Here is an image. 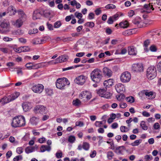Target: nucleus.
<instances>
[{
	"label": "nucleus",
	"mask_w": 161,
	"mask_h": 161,
	"mask_svg": "<svg viewBox=\"0 0 161 161\" xmlns=\"http://www.w3.org/2000/svg\"><path fill=\"white\" fill-rule=\"evenodd\" d=\"M25 124V119L23 116H18L13 118L12 126L14 128L20 127Z\"/></svg>",
	"instance_id": "1"
},
{
	"label": "nucleus",
	"mask_w": 161,
	"mask_h": 161,
	"mask_svg": "<svg viewBox=\"0 0 161 161\" xmlns=\"http://www.w3.org/2000/svg\"><path fill=\"white\" fill-rule=\"evenodd\" d=\"M91 77L92 80L94 82H99L103 77L101 71L98 69H94L91 73Z\"/></svg>",
	"instance_id": "2"
},
{
	"label": "nucleus",
	"mask_w": 161,
	"mask_h": 161,
	"mask_svg": "<svg viewBox=\"0 0 161 161\" xmlns=\"http://www.w3.org/2000/svg\"><path fill=\"white\" fill-rule=\"evenodd\" d=\"M19 95V92H16L11 94L7 97L5 96L0 99V103H2V105L9 103L17 98Z\"/></svg>",
	"instance_id": "3"
},
{
	"label": "nucleus",
	"mask_w": 161,
	"mask_h": 161,
	"mask_svg": "<svg viewBox=\"0 0 161 161\" xmlns=\"http://www.w3.org/2000/svg\"><path fill=\"white\" fill-rule=\"evenodd\" d=\"M157 75V71L153 66L149 67L147 71V76L148 79L152 80L154 79Z\"/></svg>",
	"instance_id": "4"
},
{
	"label": "nucleus",
	"mask_w": 161,
	"mask_h": 161,
	"mask_svg": "<svg viewBox=\"0 0 161 161\" xmlns=\"http://www.w3.org/2000/svg\"><path fill=\"white\" fill-rule=\"evenodd\" d=\"M131 78V74L128 71L123 73L120 77L121 81L123 83H127L129 82Z\"/></svg>",
	"instance_id": "5"
},
{
	"label": "nucleus",
	"mask_w": 161,
	"mask_h": 161,
	"mask_svg": "<svg viewBox=\"0 0 161 161\" xmlns=\"http://www.w3.org/2000/svg\"><path fill=\"white\" fill-rule=\"evenodd\" d=\"M67 56L66 55H63L60 56L55 60V62L50 61L48 62V64L51 63L52 64H55L58 63L65 62L67 60Z\"/></svg>",
	"instance_id": "6"
},
{
	"label": "nucleus",
	"mask_w": 161,
	"mask_h": 161,
	"mask_svg": "<svg viewBox=\"0 0 161 161\" xmlns=\"http://www.w3.org/2000/svg\"><path fill=\"white\" fill-rule=\"evenodd\" d=\"M44 88V87L42 85L37 84L33 86L31 89L35 93H40L43 91Z\"/></svg>",
	"instance_id": "7"
},
{
	"label": "nucleus",
	"mask_w": 161,
	"mask_h": 161,
	"mask_svg": "<svg viewBox=\"0 0 161 161\" xmlns=\"http://www.w3.org/2000/svg\"><path fill=\"white\" fill-rule=\"evenodd\" d=\"M33 111L36 114H45L47 112L46 108L44 106L41 105L36 106L34 108Z\"/></svg>",
	"instance_id": "8"
},
{
	"label": "nucleus",
	"mask_w": 161,
	"mask_h": 161,
	"mask_svg": "<svg viewBox=\"0 0 161 161\" xmlns=\"http://www.w3.org/2000/svg\"><path fill=\"white\" fill-rule=\"evenodd\" d=\"M132 70L136 72H142L143 71V67L141 64H134L132 66Z\"/></svg>",
	"instance_id": "9"
},
{
	"label": "nucleus",
	"mask_w": 161,
	"mask_h": 161,
	"mask_svg": "<svg viewBox=\"0 0 161 161\" xmlns=\"http://www.w3.org/2000/svg\"><path fill=\"white\" fill-rule=\"evenodd\" d=\"M86 78L85 76L81 75L76 77L75 81L77 84L82 85L86 81Z\"/></svg>",
	"instance_id": "10"
},
{
	"label": "nucleus",
	"mask_w": 161,
	"mask_h": 161,
	"mask_svg": "<svg viewBox=\"0 0 161 161\" xmlns=\"http://www.w3.org/2000/svg\"><path fill=\"white\" fill-rule=\"evenodd\" d=\"M144 10L142 11V12H146L148 13L151 12V9L153 10H154V8L153 7L152 5H151L150 4H145L143 6Z\"/></svg>",
	"instance_id": "11"
},
{
	"label": "nucleus",
	"mask_w": 161,
	"mask_h": 161,
	"mask_svg": "<svg viewBox=\"0 0 161 161\" xmlns=\"http://www.w3.org/2000/svg\"><path fill=\"white\" fill-rule=\"evenodd\" d=\"M56 85L58 88L63 89L65 86V84L64 83V81L62 80L61 79H58L57 80Z\"/></svg>",
	"instance_id": "12"
},
{
	"label": "nucleus",
	"mask_w": 161,
	"mask_h": 161,
	"mask_svg": "<svg viewBox=\"0 0 161 161\" xmlns=\"http://www.w3.org/2000/svg\"><path fill=\"white\" fill-rule=\"evenodd\" d=\"M17 12L19 17V19H20L24 21L26 20L27 15L23 10L19 9L17 11Z\"/></svg>",
	"instance_id": "13"
},
{
	"label": "nucleus",
	"mask_w": 161,
	"mask_h": 161,
	"mask_svg": "<svg viewBox=\"0 0 161 161\" xmlns=\"http://www.w3.org/2000/svg\"><path fill=\"white\" fill-rule=\"evenodd\" d=\"M103 71L104 75L108 77H110L112 75L113 72L111 69L107 67L103 69Z\"/></svg>",
	"instance_id": "14"
},
{
	"label": "nucleus",
	"mask_w": 161,
	"mask_h": 161,
	"mask_svg": "<svg viewBox=\"0 0 161 161\" xmlns=\"http://www.w3.org/2000/svg\"><path fill=\"white\" fill-rule=\"evenodd\" d=\"M22 107L23 110L25 112L28 111L32 108V106L31 103L27 102L23 103L22 104Z\"/></svg>",
	"instance_id": "15"
},
{
	"label": "nucleus",
	"mask_w": 161,
	"mask_h": 161,
	"mask_svg": "<svg viewBox=\"0 0 161 161\" xmlns=\"http://www.w3.org/2000/svg\"><path fill=\"white\" fill-rule=\"evenodd\" d=\"M115 88L117 92L118 93L123 92L124 89V85L119 83L116 84L115 85Z\"/></svg>",
	"instance_id": "16"
},
{
	"label": "nucleus",
	"mask_w": 161,
	"mask_h": 161,
	"mask_svg": "<svg viewBox=\"0 0 161 161\" xmlns=\"http://www.w3.org/2000/svg\"><path fill=\"white\" fill-rule=\"evenodd\" d=\"M42 14L39 10H36L34 11L33 15V19L36 20L40 18L42 15Z\"/></svg>",
	"instance_id": "17"
},
{
	"label": "nucleus",
	"mask_w": 161,
	"mask_h": 161,
	"mask_svg": "<svg viewBox=\"0 0 161 161\" xmlns=\"http://www.w3.org/2000/svg\"><path fill=\"white\" fill-rule=\"evenodd\" d=\"M114 83V80L112 79H110L107 80H106L103 82L104 86L105 87V88L107 87H109L112 86Z\"/></svg>",
	"instance_id": "18"
},
{
	"label": "nucleus",
	"mask_w": 161,
	"mask_h": 161,
	"mask_svg": "<svg viewBox=\"0 0 161 161\" xmlns=\"http://www.w3.org/2000/svg\"><path fill=\"white\" fill-rule=\"evenodd\" d=\"M24 22V21L20 19H19L15 22H13V24L17 28H19L22 26Z\"/></svg>",
	"instance_id": "19"
},
{
	"label": "nucleus",
	"mask_w": 161,
	"mask_h": 161,
	"mask_svg": "<svg viewBox=\"0 0 161 161\" xmlns=\"http://www.w3.org/2000/svg\"><path fill=\"white\" fill-rule=\"evenodd\" d=\"M39 120L38 117L33 116L30 119V122L32 125H36L37 124Z\"/></svg>",
	"instance_id": "20"
},
{
	"label": "nucleus",
	"mask_w": 161,
	"mask_h": 161,
	"mask_svg": "<svg viewBox=\"0 0 161 161\" xmlns=\"http://www.w3.org/2000/svg\"><path fill=\"white\" fill-rule=\"evenodd\" d=\"M51 149V147L50 146L47 145H42L40 148L41 152H43L47 151H50Z\"/></svg>",
	"instance_id": "21"
},
{
	"label": "nucleus",
	"mask_w": 161,
	"mask_h": 161,
	"mask_svg": "<svg viewBox=\"0 0 161 161\" xmlns=\"http://www.w3.org/2000/svg\"><path fill=\"white\" fill-rule=\"evenodd\" d=\"M1 27L3 28L8 29L9 27L10 24L8 21H3L0 25Z\"/></svg>",
	"instance_id": "22"
},
{
	"label": "nucleus",
	"mask_w": 161,
	"mask_h": 161,
	"mask_svg": "<svg viewBox=\"0 0 161 161\" xmlns=\"http://www.w3.org/2000/svg\"><path fill=\"white\" fill-rule=\"evenodd\" d=\"M128 50L129 54L130 55H136V53L133 46L128 47Z\"/></svg>",
	"instance_id": "23"
},
{
	"label": "nucleus",
	"mask_w": 161,
	"mask_h": 161,
	"mask_svg": "<svg viewBox=\"0 0 161 161\" xmlns=\"http://www.w3.org/2000/svg\"><path fill=\"white\" fill-rule=\"evenodd\" d=\"M150 40L149 39H147L144 42L143 45V46L145 47L144 48V50L145 51L148 52V51L147 47L150 44Z\"/></svg>",
	"instance_id": "24"
},
{
	"label": "nucleus",
	"mask_w": 161,
	"mask_h": 161,
	"mask_svg": "<svg viewBox=\"0 0 161 161\" xmlns=\"http://www.w3.org/2000/svg\"><path fill=\"white\" fill-rule=\"evenodd\" d=\"M107 88L100 89L97 91V93L101 97H103L104 93H105Z\"/></svg>",
	"instance_id": "25"
},
{
	"label": "nucleus",
	"mask_w": 161,
	"mask_h": 161,
	"mask_svg": "<svg viewBox=\"0 0 161 161\" xmlns=\"http://www.w3.org/2000/svg\"><path fill=\"white\" fill-rule=\"evenodd\" d=\"M84 66L83 64H80V65H75L74 66H72L69 67L64 68L63 69V71L67 70H68L69 69H73L75 68H76L78 67H82V66Z\"/></svg>",
	"instance_id": "26"
},
{
	"label": "nucleus",
	"mask_w": 161,
	"mask_h": 161,
	"mask_svg": "<svg viewBox=\"0 0 161 161\" xmlns=\"http://www.w3.org/2000/svg\"><path fill=\"white\" fill-rule=\"evenodd\" d=\"M132 22L134 24L136 25L138 28H141L142 27V25L141 24L142 22L141 21L137 20L135 19L133 20Z\"/></svg>",
	"instance_id": "27"
},
{
	"label": "nucleus",
	"mask_w": 161,
	"mask_h": 161,
	"mask_svg": "<svg viewBox=\"0 0 161 161\" xmlns=\"http://www.w3.org/2000/svg\"><path fill=\"white\" fill-rule=\"evenodd\" d=\"M140 126L144 130H147L148 129V127L146 125L144 121H142L141 122Z\"/></svg>",
	"instance_id": "28"
},
{
	"label": "nucleus",
	"mask_w": 161,
	"mask_h": 161,
	"mask_svg": "<svg viewBox=\"0 0 161 161\" xmlns=\"http://www.w3.org/2000/svg\"><path fill=\"white\" fill-rule=\"evenodd\" d=\"M72 103L75 106H79L80 105L81 102L79 99H76L73 101Z\"/></svg>",
	"instance_id": "29"
},
{
	"label": "nucleus",
	"mask_w": 161,
	"mask_h": 161,
	"mask_svg": "<svg viewBox=\"0 0 161 161\" xmlns=\"http://www.w3.org/2000/svg\"><path fill=\"white\" fill-rule=\"evenodd\" d=\"M46 94L49 96H51L53 94V91L52 90L47 88L45 89Z\"/></svg>",
	"instance_id": "30"
},
{
	"label": "nucleus",
	"mask_w": 161,
	"mask_h": 161,
	"mask_svg": "<svg viewBox=\"0 0 161 161\" xmlns=\"http://www.w3.org/2000/svg\"><path fill=\"white\" fill-rule=\"evenodd\" d=\"M119 26L123 28H127L128 26V22L127 21H125L123 22H121L119 24Z\"/></svg>",
	"instance_id": "31"
},
{
	"label": "nucleus",
	"mask_w": 161,
	"mask_h": 161,
	"mask_svg": "<svg viewBox=\"0 0 161 161\" xmlns=\"http://www.w3.org/2000/svg\"><path fill=\"white\" fill-rule=\"evenodd\" d=\"M83 148L86 150H88L90 147V145L87 142H84L82 145Z\"/></svg>",
	"instance_id": "32"
},
{
	"label": "nucleus",
	"mask_w": 161,
	"mask_h": 161,
	"mask_svg": "<svg viewBox=\"0 0 161 161\" xmlns=\"http://www.w3.org/2000/svg\"><path fill=\"white\" fill-rule=\"evenodd\" d=\"M125 148V147L124 146L118 147L116 148L115 152L117 153L120 154L122 152V150H121V149L122 148L123 149H124Z\"/></svg>",
	"instance_id": "33"
},
{
	"label": "nucleus",
	"mask_w": 161,
	"mask_h": 161,
	"mask_svg": "<svg viewBox=\"0 0 161 161\" xmlns=\"http://www.w3.org/2000/svg\"><path fill=\"white\" fill-rule=\"evenodd\" d=\"M114 156V153L112 151L108 152L107 153V157L109 159H111Z\"/></svg>",
	"instance_id": "34"
},
{
	"label": "nucleus",
	"mask_w": 161,
	"mask_h": 161,
	"mask_svg": "<svg viewBox=\"0 0 161 161\" xmlns=\"http://www.w3.org/2000/svg\"><path fill=\"white\" fill-rule=\"evenodd\" d=\"M144 93L146 96L149 97L148 98L149 99H152L153 98V97H152V96L153 95V92H145Z\"/></svg>",
	"instance_id": "35"
},
{
	"label": "nucleus",
	"mask_w": 161,
	"mask_h": 161,
	"mask_svg": "<svg viewBox=\"0 0 161 161\" xmlns=\"http://www.w3.org/2000/svg\"><path fill=\"white\" fill-rule=\"evenodd\" d=\"M142 142V140L139 139L136 140L134 142L131 143L133 146H138Z\"/></svg>",
	"instance_id": "36"
},
{
	"label": "nucleus",
	"mask_w": 161,
	"mask_h": 161,
	"mask_svg": "<svg viewBox=\"0 0 161 161\" xmlns=\"http://www.w3.org/2000/svg\"><path fill=\"white\" fill-rule=\"evenodd\" d=\"M38 30L36 28L33 29V30H30L28 31V34L30 35L34 34L38 32Z\"/></svg>",
	"instance_id": "37"
},
{
	"label": "nucleus",
	"mask_w": 161,
	"mask_h": 161,
	"mask_svg": "<svg viewBox=\"0 0 161 161\" xmlns=\"http://www.w3.org/2000/svg\"><path fill=\"white\" fill-rule=\"evenodd\" d=\"M126 100L127 102L131 103L134 102L135 101V99L133 97L131 96L127 97L126 98Z\"/></svg>",
	"instance_id": "38"
},
{
	"label": "nucleus",
	"mask_w": 161,
	"mask_h": 161,
	"mask_svg": "<svg viewBox=\"0 0 161 161\" xmlns=\"http://www.w3.org/2000/svg\"><path fill=\"white\" fill-rule=\"evenodd\" d=\"M115 8V6L112 4H108L105 6V8L107 9H113Z\"/></svg>",
	"instance_id": "39"
},
{
	"label": "nucleus",
	"mask_w": 161,
	"mask_h": 161,
	"mask_svg": "<svg viewBox=\"0 0 161 161\" xmlns=\"http://www.w3.org/2000/svg\"><path fill=\"white\" fill-rule=\"evenodd\" d=\"M22 47V52H27L30 50V48L27 46H21Z\"/></svg>",
	"instance_id": "40"
},
{
	"label": "nucleus",
	"mask_w": 161,
	"mask_h": 161,
	"mask_svg": "<svg viewBox=\"0 0 161 161\" xmlns=\"http://www.w3.org/2000/svg\"><path fill=\"white\" fill-rule=\"evenodd\" d=\"M85 25H87L91 28H93L94 26V23L92 22H88L85 23Z\"/></svg>",
	"instance_id": "41"
},
{
	"label": "nucleus",
	"mask_w": 161,
	"mask_h": 161,
	"mask_svg": "<svg viewBox=\"0 0 161 161\" xmlns=\"http://www.w3.org/2000/svg\"><path fill=\"white\" fill-rule=\"evenodd\" d=\"M22 47H20L18 48H14L13 50L17 53H20L22 52Z\"/></svg>",
	"instance_id": "42"
},
{
	"label": "nucleus",
	"mask_w": 161,
	"mask_h": 161,
	"mask_svg": "<svg viewBox=\"0 0 161 161\" xmlns=\"http://www.w3.org/2000/svg\"><path fill=\"white\" fill-rule=\"evenodd\" d=\"M150 50L152 52H155L157 51V48L154 45H153L150 47Z\"/></svg>",
	"instance_id": "43"
},
{
	"label": "nucleus",
	"mask_w": 161,
	"mask_h": 161,
	"mask_svg": "<svg viewBox=\"0 0 161 161\" xmlns=\"http://www.w3.org/2000/svg\"><path fill=\"white\" fill-rule=\"evenodd\" d=\"M75 140V137L73 136H71L69 137L68 139V141L70 143L74 142Z\"/></svg>",
	"instance_id": "44"
},
{
	"label": "nucleus",
	"mask_w": 161,
	"mask_h": 161,
	"mask_svg": "<svg viewBox=\"0 0 161 161\" xmlns=\"http://www.w3.org/2000/svg\"><path fill=\"white\" fill-rule=\"evenodd\" d=\"M128 128L125 126H122L120 127V131L123 132H127V130H126Z\"/></svg>",
	"instance_id": "45"
},
{
	"label": "nucleus",
	"mask_w": 161,
	"mask_h": 161,
	"mask_svg": "<svg viewBox=\"0 0 161 161\" xmlns=\"http://www.w3.org/2000/svg\"><path fill=\"white\" fill-rule=\"evenodd\" d=\"M111 96V94L108 92L105 93H104L102 97H104L106 98H109Z\"/></svg>",
	"instance_id": "46"
},
{
	"label": "nucleus",
	"mask_w": 161,
	"mask_h": 161,
	"mask_svg": "<svg viewBox=\"0 0 161 161\" xmlns=\"http://www.w3.org/2000/svg\"><path fill=\"white\" fill-rule=\"evenodd\" d=\"M61 25V23L60 21H57L54 24V26L55 28L59 27Z\"/></svg>",
	"instance_id": "47"
},
{
	"label": "nucleus",
	"mask_w": 161,
	"mask_h": 161,
	"mask_svg": "<svg viewBox=\"0 0 161 161\" xmlns=\"http://www.w3.org/2000/svg\"><path fill=\"white\" fill-rule=\"evenodd\" d=\"M22 157L21 155H19L17 156L13 159L14 161H18L19 160H22Z\"/></svg>",
	"instance_id": "48"
},
{
	"label": "nucleus",
	"mask_w": 161,
	"mask_h": 161,
	"mask_svg": "<svg viewBox=\"0 0 161 161\" xmlns=\"http://www.w3.org/2000/svg\"><path fill=\"white\" fill-rule=\"evenodd\" d=\"M75 15L77 18L78 19L81 18L82 16V15L81 13H78L77 12L75 13Z\"/></svg>",
	"instance_id": "49"
},
{
	"label": "nucleus",
	"mask_w": 161,
	"mask_h": 161,
	"mask_svg": "<svg viewBox=\"0 0 161 161\" xmlns=\"http://www.w3.org/2000/svg\"><path fill=\"white\" fill-rule=\"evenodd\" d=\"M3 40L5 42H8L11 41L13 40V39L12 38L5 36L3 38Z\"/></svg>",
	"instance_id": "50"
},
{
	"label": "nucleus",
	"mask_w": 161,
	"mask_h": 161,
	"mask_svg": "<svg viewBox=\"0 0 161 161\" xmlns=\"http://www.w3.org/2000/svg\"><path fill=\"white\" fill-rule=\"evenodd\" d=\"M25 151L27 153H29L32 152V151H31L30 147H26L25 149Z\"/></svg>",
	"instance_id": "51"
},
{
	"label": "nucleus",
	"mask_w": 161,
	"mask_h": 161,
	"mask_svg": "<svg viewBox=\"0 0 161 161\" xmlns=\"http://www.w3.org/2000/svg\"><path fill=\"white\" fill-rule=\"evenodd\" d=\"M16 152L19 154H20L23 152V148L22 147H18L16 149Z\"/></svg>",
	"instance_id": "52"
},
{
	"label": "nucleus",
	"mask_w": 161,
	"mask_h": 161,
	"mask_svg": "<svg viewBox=\"0 0 161 161\" xmlns=\"http://www.w3.org/2000/svg\"><path fill=\"white\" fill-rule=\"evenodd\" d=\"M40 67V64H36L33 65V64H32V68H31V69H37L39 68Z\"/></svg>",
	"instance_id": "53"
},
{
	"label": "nucleus",
	"mask_w": 161,
	"mask_h": 161,
	"mask_svg": "<svg viewBox=\"0 0 161 161\" xmlns=\"http://www.w3.org/2000/svg\"><path fill=\"white\" fill-rule=\"evenodd\" d=\"M102 124V121H96L95 122V125L96 127H101Z\"/></svg>",
	"instance_id": "54"
},
{
	"label": "nucleus",
	"mask_w": 161,
	"mask_h": 161,
	"mask_svg": "<svg viewBox=\"0 0 161 161\" xmlns=\"http://www.w3.org/2000/svg\"><path fill=\"white\" fill-rule=\"evenodd\" d=\"M114 20L113 19V18L110 17L109 18L107 21V23L109 24H112L113 23Z\"/></svg>",
	"instance_id": "55"
},
{
	"label": "nucleus",
	"mask_w": 161,
	"mask_h": 161,
	"mask_svg": "<svg viewBox=\"0 0 161 161\" xmlns=\"http://www.w3.org/2000/svg\"><path fill=\"white\" fill-rule=\"evenodd\" d=\"M142 115L145 117H148L150 116L149 113L146 111H143L142 113Z\"/></svg>",
	"instance_id": "56"
},
{
	"label": "nucleus",
	"mask_w": 161,
	"mask_h": 161,
	"mask_svg": "<svg viewBox=\"0 0 161 161\" xmlns=\"http://www.w3.org/2000/svg\"><path fill=\"white\" fill-rule=\"evenodd\" d=\"M84 124L81 121H78L76 123V126L81 127L84 125Z\"/></svg>",
	"instance_id": "57"
},
{
	"label": "nucleus",
	"mask_w": 161,
	"mask_h": 161,
	"mask_svg": "<svg viewBox=\"0 0 161 161\" xmlns=\"http://www.w3.org/2000/svg\"><path fill=\"white\" fill-rule=\"evenodd\" d=\"M32 66V63H27L25 65V66L29 69H31Z\"/></svg>",
	"instance_id": "58"
},
{
	"label": "nucleus",
	"mask_w": 161,
	"mask_h": 161,
	"mask_svg": "<svg viewBox=\"0 0 161 161\" xmlns=\"http://www.w3.org/2000/svg\"><path fill=\"white\" fill-rule=\"evenodd\" d=\"M0 50L4 53H7L8 52V49L7 48H1Z\"/></svg>",
	"instance_id": "59"
},
{
	"label": "nucleus",
	"mask_w": 161,
	"mask_h": 161,
	"mask_svg": "<svg viewBox=\"0 0 161 161\" xmlns=\"http://www.w3.org/2000/svg\"><path fill=\"white\" fill-rule=\"evenodd\" d=\"M157 67L158 71L161 72V61L158 64Z\"/></svg>",
	"instance_id": "60"
},
{
	"label": "nucleus",
	"mask_w": 161,
	"mask_h": 161,
	"mask_svg": "<svg viewBox=\"0 0 161 161\" xmlns=\"http://www.w3.org/2000/svg\"><path fill=\"white\" fill-rule=\"evenodd\" d=\"M88 17L89 19H92L94 18V14L93 13H91L89 14Z\"/></svg>",
	"instance_id": "61"
},
{
	"label": "nucleus",
	"mask_w": 161,
	"mask_h": 161,
	"mask_svg": "<svg viewBox=\"0 0 161 161\" xmlns=\"http://www.w3.org/2000/svg\"><path fill=\"white\" fill-rule=\"evenodd\" d=\"M12 153L10 151H8L6 154V156L7 158H9L12 155Z\"/></svg>",
	"instance_id": "62"
},
{
	"label": "nucleus",
	"mask_w": 161,
	"mask_h": 161,
	"mask_svg": "<svg viewBox=\"0 0 161 161\" xmlns=\"http://www.w3.org/2000/svg\"><path fill=\"white\" fill-rule=\"evenodd\" d=\"M101 10L100 9V8H98L95 11L96 14L97 15L100 14L101 13Z\"/></svg>",
	"instance_id": "63"
},
{
	"label": "nucleus",
	"mask_w": 161,
	"mask_h": 161,
	"mask_svg": "<svg viewBox=\"0 0 161 161\" xmlns=\"http://www.w3.org/2000/svg\"><path fill=\"white\" fill-rule=\"evenodd\" d=\"M134 12L133 10H130L128 13V15L130 17H132L134 15Z\"/></svg>",
	"instance_id": "64"
}]
</instances>
